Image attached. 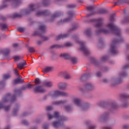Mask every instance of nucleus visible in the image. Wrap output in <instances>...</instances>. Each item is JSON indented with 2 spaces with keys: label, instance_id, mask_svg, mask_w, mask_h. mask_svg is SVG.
Masks as SVG:
<instances>
[{
  "label": "nucleus",
  "instance_id": "nucleus-17",
  "mask_svg": "<svg viewBox=\"0 0 129 129\" xmlns=\"http://www.w3.org/2000/svg\"><path fill=\"white\" fill-rule=\"evenodd\" d=\"M36 8V6L33 4L29 5V10L30 12H33L34 11V9Z\"/></svg>",
  "mask_w": 129,
  "mask_h": 129
},
{
  "label": "nucleus",
  "instance_id": "nucleus-52",
  "mask_svg": "<svg viewBox=\"0 0 129 129\" xmlns=\"http://www.w3.org/2000/svg\"><path fill=\"white\" fill-rule=\"evenodd\" d=\"M120 3H121V1H118L117 3H115V6H116V5H120Z\"/></svg>",
  "mask_w": 129,
  "mask_h": 129
},
{
  "label": "nucleus",
  "instance_id": "nucleus-19",
  "mask_svg": "<svg viewBox=\"0 0 129 129\" xmlns=\"http://www.w3.org/2000/svg\"><path fill=\"white\" fill-rule=\"evenodd\" d=\"M75 8H76V5L75 4H70L67 6V8L68 9H74Z\"/></svg>",
  "mask_w": 129,
  "mask_h": 129
},
{
  "label": "nucleus",
  "instance_id": "nucleus-4",
  "mask_svg": "<svg viewBox=\"0 0 129 129\" xmlns=\"http://www.w3.org/2000/svg\"><path fill=\"white\" fill-rule=\"evenodd\" d=\"M65 121V118L64 117H58V120L57 121H54L53 122V125L54 127H58V126H62L64 124Z\"/></svg>",
  "mask_w": 129,
  "mask_h": 129
},
{
  "label": "nucleus",
  "instance_id": "nucleus-39",
  "mask_svg": "<svg viewBox=\"0 0 129 129\" xmlns=\"http://www.w3.org/2000/svg\"><path fill=\"white\" fill-rule=\"evenodd\" d=\"M60 103H63V102L62 101H57V102H54V104H60Z\"/></svg>",
  "mask_w": 129,
  "mask_h": 129
},
{
  "label": "nucleus",
  "instance_id": "nucleus-60",
  "mask_svg": "<svg viewBox=\"0 0 129 129\" xmlns=\"http://www.w3.org/2000/svg\"><path fill=\"white\" fill-rule=\"evenodd\" d=\"M23 123L24 124H28V121L27 120H25V121H23Z\"/></svg>",
  "mask_w": 129,
  "mask_h": 129
},
{
  "label": "nucleus",
  "instance_id": "nucleus-24",
  "mask_svg": "<svg viewBox=\"0 0 129 129\" xmlns=\"http://www.w3.org/2000/svg\"><path fill=\"white\" fill-rule=\"evenodd\" d=\"M45 85L47 87H51V86H53V84H52V83H51L50 82H47L45 83Z\"/></svg>",
  "mask_w": 129,
  "mask_h": 129
},
{
  "label": "nucleus",
  "instance_id": "nucleus-56",
  "mask_svg": "<svg viewBox=\"0 0 129 129\" xmlns=\"http://www.w3.org/2000/svg\"><path fill=\"white\" fill-rule=\"evenodd\" d=\"M103 82L104 83H107V82H108V80L107 79H104L103 80Z\"/></svg>",
  "mask_w": 129,
  "mask_h": 129
},
{
  "label": "nucleus",
  "instance_id": "nucleus-50",
  "mask_svg": "<svg viewBox=\"0 0 129 129\" xmlns=\"http://www.w3.org/2000/svg\"><path fill=\"white\" fill-rule=\"evenodd\" d=\"M36 15L37 16H40L41 15H43V12H37Z\"/></svg>",
  "mask_w": 129,
  "mask_h": 129
},
{
  "label": "nucleus",
  "instance_id": "nucleus-3",
  "mask_svg": "<svg viewBox=\"0 0 129 129\" xmlns=\"http://www.w3.org/2000/svg\"><path fill=\"white\" fill-rule=\"evenodd\" d=\"M129 98V95H127L126 93H123L120 95L121 101L122 102V106L123 107H126L128 105V103L126 101V98Z\"/></svg>",
  "mask_w": 129,
  "mask_h": 129
},
{
  "label": "nucleus",
  "instance_id": "nucleus-64",
  "mask_svg": "<svg viewBox=\"0 0 129 129\" xmlns=\"http://www.w3.org/2000/svg\"><path fill=\"white\" fill-rule=\"evenodd\" d=\"M35 83H40V81H39V80H36Z\"/></svg>",
  "mask_w": 129,
  "mask_h": 129
},
{
  "label": "nucleus",
  "instance_id": "nucleus-33",
  "mask_svg": "<svg viewBox=\"0 0 129 129\" xmlns=\"http://www.w3.org/2000/svg\"><path fill=\"white\" fill-rule=\"evenodd\" d=\"M72 43H70V42H67L65 44V46L67 47H71V46H72Z\"/></svg>",
  "mask_w": 129,
  "mask_h": 129
},
{
  "label": "nucleus",
  "instance_id": "nucleus-29",
  "mask_svg": "<svg viewBox=\"0 0 129 129\" xmlns=\"http://www.w3.org/2000/svg\"><path fill=\"white\" fill-rule=\"evenodd\" d=\"M85 35H87V36H90L91 34V32H90V30H86L85 32Z\"/></svg>",
  "mask_w": 129,
  "mask_h": 129
},
{
  "label": "nucleus",
  "instance_id": "nucleus-5",
  "mask_svg": "<svg viewBox=\"0 0 129 129\" xmlns=\"http://www.w3.org/2000/svg\"><path fill=\"white\" fill-rule=\"evenodd\" d=\"M118 42H120V40H117V41L113 40L112 41V43L111 44V46H110V51L112 54H117V53H118V51L116 50V43H117Z\"/></svg>",
  "mask_w": 129,
  "mask_h": 129
},
{
  "label": "nucleus",
  "instance_id": "nucleus-14",
  "mask_svg": "<svg viewBox=\"0 0 129 129\" xmlns=\"http://www.w3.org/2000/svg\"><path fill=\"white\" fill-rule=\"evenodd\" d=\"M26 64H27V63L25 61L21 62V63L18 64L17 67H18V68H19L20 69H23V68H24V67L25 66V65Z\"/></svg>",
  "mask_w": 129,
  "mask_h": 129
},
{
  "label": "nucleus",
  "instance_id": "nucleus-55",
  "mask_svg": "<svg viewBox=\"0 0 129 129\" xmlns=\"http://www.w3.org/2000/svg\"><path fill=\"white\" fill-rule=\"evenodd\" d=\"M106 59H107L106 56H104V57H103L102 58V61H105V60H106Z\"/></svg>",
  "mask_w": 129,
  "mask_h": 129
},
{
  "label": "nucleus",
  "instance_id": "nucleus-20",
  "mask_svg": "<svg viewBox=\"0 0 129 129\" xmlns=\"http://www.w3.org/2000/svg\"><path fill=\"white\" fill-rule=\"evenodd\" d=\"M11 77V75L10 74H6L3 76V79L4 80H7V79H9Z\"/></svg>",
  "mask_w": 129,
  "mask_h": 129
},
{
  "label": "nucleus",
  "instance_id": "nucleus-31",
  "mask_svg": "<svg viewBox=\"0 0 129 129\" xmlns=\"http://www.w3.org/2000/svg\"><path fill=\"white\" fill-rule=\"evenodd\" d=\"M39 29L40 30H41V31H45V30L46 29V27H45L44 25H42L40 26Z\"/></svg>",
  "mask_w": 129,
  "mask_h": 129
},
{
  "label": "nucleus",
  "instance_id": "nucleus-22",
  "mask_svg": "<svg viewBox=\"0 0 129 129\" xmlns=\"http://www.w3.org/2000/svg\"><path fill=\"white\" fill-rule=\"evenodd\" d=\"M65 37V34H60L56 37V40H60V39H63Z\"/></svg>",
  "mask_w": 129,
  "mask_h": 129
},
{
  "label": "nucleus",
  "instance_id": "nucleus-38",
  "mask_svg": "<svg viewBox=\"0 0 129 129\" xmlns=\"http://www.w3.org/2000/svg\"><path fill=\"white\" fill-rule=\"evenodd\" d=\"M43 129H48V124H44L43 125Z\"/></svg>",
  "mask_w": 129,
  "mask_h": 129
},
{
  "label": "nucleus",
  "instance_id": "nucleus-58",
  "mask_svg": "<svg viewBox=\"0 0 129 129\" xmlns=\"http://www.w3.org/2000/svg\"><path fill=\"white\" fill-rule=\"evenodd\" d=\"M124 3H127V4H129V0H123Z\"/></svg>",
  "mask_w": 129,
  "mask_h": 129
},
{
  "label": "nucleus",
  "instance_id": "nucleus-25",
  "mask_svg": "<svg viewBox=\"0 0 129 129\" xmlns=\"http://www.w3.org/2000/svg\"><path fill=\"white\" fill-rule=\"evenodd\" d=\"M109 114L107 112L105 113L103 115L101 116V118H105V117H107V116H108Z\"/></svg>",
  "mask_w": 129,
  "mask_h": 129
},
{
  "label": "nucleus",
  "instance_id": "nucleus-35",
  "mask_svg": "<svg viewBox=\"0 0 129 129\" xmlns=\"http://www.w3.org/2000/svg\"><path fill=\"white\" fill-rule=\"evenodd\" d=\"M99 14H104L105 10L104 9H101L99 11Z\"/></svg>",
  "mask_w": 129,
  "mask_h": 129
},
{
  "label": "nucleus",
  "instance_id": "nucleus-23",
  "mask_svg": "<svg viewBox=\"0 0 129 129\" xmlns=\"http://www.w3.org/2000/svg\"><path fill=\"white\" fill-rule=\"evenodd\" d=\"M71 61H72L73 64H76V63H77V59H76V58L75 57H72Z\"/></svg>",
  "mask_w": 129,
  "mask_h": 129
},
{
  "label": "nucleus",
  "instance_id": "nucleus-46",
  "mask_svg": "<svg viewBox=\"0 0 129 129\" xmlns=\"http://www.w3.org/2000/svg\"><path fill=\"white\" fill-rule=\"evenodd\" d=\"M84 79H86V76H83L81 78V80H82V81H83Z\"/></svg>",
  "mask_w": 129,
  "mask_h": 129
},
{
  "label": "nucleus",
  "instance_id": "nucleus-8",
  "mask_svg": "<svg viewBox=\"0 0 129 129\" xmlns=\"http://www.w3.org/2000/svg\"><path fill=\"white\" fill-rule=\"evenodd\" d=\"M85 88L86 90L91 91L94 89V85L91 83H87L85 85Z\"/></svg>",
  "mask_w": 129,
  "mask_h": 129
},
{
  "label": "nucleus",
  "instance_id": "nucleus-2",
  "mask_svg": "<svg viewBox=\"0 0 129 129\" xmlns=\"http://www.w3.org/2000/svg\"><path fill=\"white\" fill-rule=\"evenodd\" d=\"M77 42H78V44H80V50L81 51H82L85 55H88V54L90 53L89 50L86 48L85 46V43L83 42V41H82L79 40V39H78L77 40Z\"/></svg>",
  "mask_w": 129,
  "mask_h": 129
},
{
  "label": "nucleus",
  "instance_id": "nucleus-63",
  "mask_svg": "<svg viewBox=\"0 0 129 129\" xmlns=\"http://www.w3.org/2000/svg\"><path fill=\"white\" fill-rule=\"evenodd\" d=\"M9 108H10V107H5V110H6V111H7V110H9Z\"/></svg>",
  "mask_w": 129,
  "mask_h": 129
},
{
  "label": "nucleus",
  "instance_id": "nucleus-13",
  "mask_svg": "<svg viewBox=\"0 0 129 129\" xmlns=\"http://www.w3.org/2000/svg\"><path fill=\"white\" fill-rule=\"evenodd\" d=\"M59 116V113L58 112H55L54 113V115H51V114L48 115V119H51L53 118V117H58Z\"/></svg>",
  "mask_w": 129,
  "mask_h": 129
},
{
  "label": "nucleus",
  "instance_id": "nucleus-45",
  "mask_svg": "<svg viewBox=\"0 0 129 129\" xmlns=\"http://www.w3.org/2000/svg\"><path fill=\"white\" fill-rule=\"evenodd\" d=\"M61 58H65V53H62L60 55Z\"/></svg>",
  "mask_w": 129,
  "mask_h": 129
},
{
  "label": "nucleus",
  "instance_id": "nucleus-1",
  "mask_svg": "<svg viewBox=\"0 0 129 129\" xmlns=\"http://www.w3.org/2000/svg\"><path fill=\"white\" fill-rule=\"evenodd\" d=\"M103 19L99 18L97 20H94V22H96V24L95 25L96 28H98V31H96L97 34L99 33H104V34H108L109 32H112L117 36H120V30L116 27L115 25L113 23H109L107 25V27L109 29L108 30H106L104 28H102V21Z\"/></svg>",
  "mask_w": 129,
  "mask_h": 129
},
{
  "label": "nucleus",
  "instance_id": "nucleus-40",
  "mask_svg": "<svg viewBox=\"0 0 129 129\" xmlns=\"http://www.w3.org/2000/svg\"><path fill=\"white\" fill-rule=\"evenodd\" d=\"M87 10L88 11H92V10H93V7L92 6H90L87 7Z\"/></svg>",
  "mask_w": 129,
  "mask_h": 129
},
{
  "label": "nucleus",
  "instance_id": "nucleus-54",
  "mask_svg": "<svg viewBox=\"0 0 129 129\" xmlns=\"http://www.w3.org/2000/svg\"><path fill=\"white\" fill-rule=\"evenodd\" d=\"M114 20V18L113 16H111L110 18V22H112Z\"/></svg>",
  "mask_w": 129,
  "mask_h": 129
},
{
  "label": "nucleus",
  "instance_id": "nucleus-16",
  "mask_svg": "<svg viewBox=\"0 0 129 129\" xmlns=\"http://www.w3.org/2000/svg\"><path fill=\"white\" fill-rule=\"evenodd\" d=\"M58 87L60 90H64L65 89V84L60 83L58 84Z\"/></svg>",
  "mask_w": 129,
  "mask_h": 129
},
{
  "label": "nucleus",
  "instance_id": "nucleus-28",
  "mask_svg": "<svg viewBox=\"0 0 129 129\" xmlns=\"http://www.w3.org/2000/svg\"><path fill=\"white\" fill-rule=\"evenodd\" d=\"M21 82H22V80L20 78H18L14 80L15 83H21Z\"/></svg>",
  "mask_w": 129,
  "mask_h": 129
},
{
  "label": "nucleus",
  "instance_id": "nucleus-11",
  "mask_svg": "<svg viewBox=\"0 0 129 129\" xmlns=\"http://www.w3.org/2000/svg\"><path fill=\"white\" fill-rule=\"evenodd\" d=\"M59 95H64V92H61L60 91H55L53 95V97H56L57 96H59Z\"/></svg>",
  "mask_w": 129,
  "mask_h": 129
},
{
  "label": "nucleus",
  "instance_id": "nucleus-10",
  "mask_svg": "<svg viewBox=\"0 0 129 129\" xmlns=\"http://www.w3.org/2000/svg\"><path fill=\"white\" fill-rule=\"evenodd\" d=\"M73 103H75V104H76L78 106H81L82 102L81 100L78 98H75L73 100Z\"/></svg>",
  "mask_w": 129,
  "mask_h": 129
},
{
  "label": "nucleus",
  "instance_id": "nucleus-12",
  "mask_svg": "<svg viewBox=\"0 0 129 129\" xmlns=\"http://www.w3.org/2000/svg\"><path fill=\"white\" fill-rule=\"evenodd\" d=\"M117 104H116V103L115 102H113V103H111L110 105H109V107L110 108H111V109H116V108H117Z\"/></svg>",
  "mask_w": 129,
  "mask_h": 129
},
{
  "label": "nucleus",
  "instance_id": "nucleus-30",
  "mask_svg": "<svg viewBox=\"0 0 129 129\" xmlns=\"http://www.w3.org/2000/svg\"><path fill=\"white\" fill-rule=\"evenodd\" d=\"M19 110V108H16L14 109L13 111V115H16L18 112V111Z\"/></svg>",
  "mask_w": 129,
  "mask_h": 129
},
{
  "label": "nucleus",
  "instance_id": "nucleus-36",
  "mask_svg": "<svg viewBox=\"0 0 129 129\" xmlns=\"http://www.w3.org/2000/svg\"><path fill=\"white\" fill-rule=\"evenodd\" d=\"M24 29L23 28V27H19L18 28V30L19 31V32H24Z\"/></svg>",
  "mask_w": 129,
  "mask_h": 129
},
{
  "label": "nucleus",
  "instance_id": "nucleus-37",
  "mask_svg": "<svg viewBox=\"0 0 129 129\" xmlns=\"http://www.w3.org/2000/svg\"><path fill=\"white\" fill-rule=\"evenodd\" d=\"M58 13H55L53 14L52 16V19H55V18H56V17H58Z\"/></svg>",
  "mask_w": 129,
  "mask_h": 129
},
{
  "label": "nucleus",
  "instance_id": "nucleus-7",
  "mask_svg": "<svg viewBox=\"0 0 129 129\" xmlns=\"http://www.w3.org/2000/svg\"><path fill=\"white\" fill-rule=\"evenodd\" d=\"M68 18H67L65 20V23H68V22H70L71 21V19H72L74 17H75V14L73 11H69L67 13Z\"/></svg>",
  "mask_w": 129,
  "mask_h": 129
},
{
  "label": "nucleus",
  "instance_id": "nucleus-26",
  "mask_svg": "<svg viewBox=\"0 0 129 129\" xmlns=\"http://www.w3.org/2000/svg\"><path fill=\"white\" fill-rule=\"evenodd\" d=\"M44 70L45 72H49V71H51V70H52V67H47L44 69Z\"/></svg>",
  "mask_w": 129,
  "mask_h": 129
},
{
  "label": "nucleus",
  "instance_id": "nucleus-15",
  "mask_svg": "<svg viewBox=\"0 0 129 129\" xmlns=\"http://www.w3.org/2000/svg\"><path fill=\"white\" fill-rule=\"evenodd\" d=\"M72 57V56L69 54V53H66L65 54V60L66 61H71V58Z\"/></svg>",
  "mask_w": 129,
  "mask_h": 129
},
{
  "label": "nucleus",
  "instance_id": "nucleus-49",
  "mask_svg": "<svg viewBox=\"0 0 129 129\" xmlns=\"http://www.w3.org/2000/svg\"><path fill=\"white\" fill-rule=\"evenodd\" d=\"M33 86H34V85H30V84L27 85L28 88H32V87H33Z\"/></svg>",
  "mask_w": 129,
  "mask_h": 129
},
{
  "label": "nucleus",
  "instance_id": "nucleus-62",
  "mask_svg": "<svg viewBox=\"0 0 129 129\" xmlns=\"http://www.w3.org/2000/svg\"><path fill=\"white\" fill-rule=\"evenodd\" d=\"M104 129H111V127H104Z\"/></svg>",
  "mask_w": 129,
  "mask_h": 129
},
{
  "label": "nucleus",
  "instance_id": "nucleus-51",
  "mask_svg": "<svg viewBox=\"0 0 129 129\" xmlns=\"http://www.w3.org/2000/svg\"><path fill=\"white\" fill-rule=\"evenodd\" d=\"M97 76L98 77H100V76H101V73L100 72H98L97 73Z\"/></svg>",
  "mask_w": 129,
  "mask_h": 129
},
{
  "label": "nucleus",
  "instance_id": "nucleus-32",
  "mask_svg": "<svg viewBox=\"0 0 129 129\" xmlns=\"http://www.w3.org/2000/svg\"><path fill=\"white\" fill-rule=\"evenodd\" d=\"M1 26L3 30H5V29H7V26L6 25V24H1Z\"/></svg>",
  "mask_w": 129,
  "mask_h": 129
},
{
  "label": "nucleus",
  "instance_id": "nucleus-57",
  "mask_svg": "<svg viewBox=\"0 0 129 129\" xmlns=\"http://www.w3.org/2000/svg\"><path fill=\"white\" fill-rule=\"evenodd\" d=\"M29 51L32 52H34L35 50H34V48H29Z\"/></svg>",
  "mask_w": 129,
  "mask_h": 129
},
{
  "label": "nucleus",
  "instance_id": "nucleus-61",
  "mask_svg": "<svg viewBox=\"0 0 129 129\" xmlns=\"http://www.w3.org/2000/svg\"><path fill=\"white\" fill-rule=\"evenodd\" d=\"M65 96H66V97H67L69 96V94H68V93H65Z\"/></svg>",
  "mask_w": 129,
  "mask_h": 129
},
{
  "label": "nucleus",
  "instance_id": "nucleus-21",
  "mask_svg": "<svg viewBox=\"0 0 129 129\" xmlns=\"http://www.w3.org/2000/svg\"><path fill=\"white\" fill-rule=\"evenodd\" d=\"M66 111L69 112L70 111H71V110H72V107H71V106H70V105L66 106Z\"/></svg>",
  "mask_w": 129,
  "mask_h": 129
},
{
  "label": "nucleus",
  "instance_id": "nucleus-41",
  "mask_svg": "<svg viewBox=\"0 0 129 129\" xmlns=\"http://www.w3.org/2000/svg\"><path fill=\"white\" fill-rule=\"evenodd\" d=\"M21 57L19 56H16L14 57V59L15 60H16V61L18 60H20V58Z\"/></svg>",
  "mask_w": 129,
  "mask_h": 129
},
{
  "label": "nucleus",
  "instance_id": "nucleus-6",
  "mask_svg": "<svg viewBox=\"0 0 129 129\" xmlns=\"http://www.w3.org/2000/svg\"><path fill=\"white\" fill-rule=\"evenodd\" d=\"M3 4L5 5L6 3H11L15 6H19L21 4V0H3Z\"/></svg>",
  "mask_w": 129,
  "mask_h": 129
},
{
  "label": "nucleus",
  "instance_id": "nucleus-47",
  "mask_svg": "<svg viewBox=\"0 0 129 129\" xmlns=\"http://www.w3.org/2000/svg\"><path fill=\"white\" fill-rule=\"evenodd\" d=\"M96 127L94 125H90L89 126V129H95Z\"/></svg>",
  "mask_w": 129,
  "mask_h": 129
},
{
  "label": "nucleus",
  "instance_id": "nucleus-9",
  "mask_svg": "<svg viewBox=\"0 0 129 129\" xmlns=\"http://www.w3.org/2000/svg\"><path fill=\"white\" fill-rule=\"evenodd\" d=\"M34 92H40L42 93L45 92L46 90L42 86H37L34 88Z\"/></svg>",
  "mask_w": 129,
  "mask_h": 129
},
{
  "label": "nucleus",
  "instance_id": "nucleus-42",
  "mask_svg": "<svg viewBox=\"0 0 129 129\" xmlns=\"http://www.w3.org/2000/svg\"><path fill=\"white\" fill-rule=\"evenodd\" d=\"M123 129H128L129 128V125H124L123 126Z\"/></svg>",
  "mask_w": 129,
  "mask_h": 129
},
{
  "label": "nucleus",
  "instance_id": "nucleus-34",
  "mask_svg": "<svg viewBox=\"0 0 129 129\" xmlns=\"http://www.w3.org/2000/svg\"><path fill=\"white\" fill-rule=\"evenodd\" d=\"M52 108V106H48L46 108V111H49V110H51Z\"/></svg>",
  "mask_w": 129,
  "mask_h": 129
},
{
  "label": "nucleus",
  "instance_id": "nucleus-27",
  "mask_svg": "<svg viewBox=\"0 0 129 129\" xmlns=\"http://www.w3.org/2000/svg\"><path fill=\"white\" fill-rule=\"evenodd\" d=\"M7 99L4 100V102H0V109L4 107V103L6 102Z\"/></svg>",
  "mask_w": 129,
  "mask_h": 129
},
{
  "label": "nucleus",
  "instance_id": "nucleus-53",
  "mask_svg": "<svg viewBox=\"0 0 129 129\" xmlns=\"http://www.w3.org/2000/svg\"><path fill=\"white\" fill-rule=\"evenodd\" d=\"M14 71H15V74H16V75H17L18 76H19V73H18V71H17V69H15V70H14Z\"/></svg>",
  "mask_w": 129,
  "mask_h": 129
},
{
  "label": "nucleus",
  "instance_id": "nucleus-44",
  "mask_svg": "<svg viewBox=\"0 0 129 129\" xmlns=\"http://www.w3.org/2000/svg\"><path fill=\"white\" fill-rule=\"evenodd\" d=\"M120 76H126V73H121L120 74Z\"/></svg>",
  "mask_w": 129,
  "mask_h": 129
},
{
  "label": "nucleus",
  "instance_id": "nucleus-48",
  "mask_svg": "<svg viewBox=\"0 0 129 129\" xmlns=\"http://www.w3.org/2000/svg\"><path fill=\"white\" fill-rule=\"evenodd\" d=\"M82 110H86V109H87V106H82L81 108Z\"/></svg>",
  "mask_w": 129,
  "mask_h": 129
},
{
  "label": "nucleus",
  "instance_id": "nucleus-59",
  "mask_svg": "<svg viewBox=\"0 0 129 129\" xmlns=\"http://www.w3.org/2000/svg\"><path fill=\"white\" fill-rule=\"evenodd\" d=\"M79 90L80 91H84V89L83 88H82V87H80Z\"/></svg>",
  "mask_w": 129,
  "mask_h": 129
},
{
  "label": "nucleus",
  "instance_id": "nucleus-43",
  "mask_svg": "<svg viewBox=\"0 0 129 129\" xmlns=\"http://www.w3.org/2000/svg\"><path fill=\"white\" fill-rule=\"evenodd\" d=\"M127 68H129V64H127L125 66H124L122 68L123 70H124L125 69H127Z\"/></svg>",
  "mask_w": 129,
  "mask_h": 129
},
{
  "label": "nucleus",
  "instance_id": "nucleus-18",
  "mask_svg": "<svg viewBox=\"0 0 129 129\" xmlns=\"http://www.w3.org/2000/svg\"><path fill=\"white\" fill-rule=\"evenodd\" d=\"M71 75H70L69 74L66 73L65 75V80H70V79H71Z\"/></svg>",
  "mask_w": 129,
  "mask_h": 129
}]
</instances>
